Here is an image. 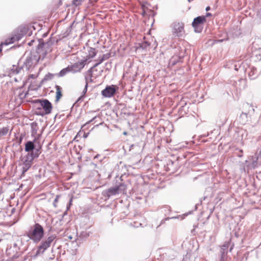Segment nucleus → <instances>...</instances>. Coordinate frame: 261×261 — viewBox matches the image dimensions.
I'll list each match as a JSON object with an SVG mask.
<instances>
[{"label": "nucleus", "mask_w": 261, "mask_h": 261, "mask_svg": "<svg viewBox=\"0 0 261 261\" xmlns=\"http://www.w3.org/2000/svg\"><path fill=\"white\" fill-rule=\"evenodd\" d=\"M44 234V229L39 223L35 224L27 232V236L35 243L39 242L43 238Z\"/></svg>", "instance_id": "f257e3e1"}, {"label": "nucleus", "mask_w": 261, "mask_h": 261, "mask_svg": "<svg viewBox=\"0 0 261 261\" xmlns=\"http://www.w3.org/2000/svg\"><path fill=\"white\" fill-rule=\"evenodd\" d=\"M108 58V57H107L106 55H103L102 57H99L98 60H97L98 62L88 70V72L90 73V75L91 78L96 79L101 75L102 70H100L98 71L97 69H96V67L101 63Z\"/></svg>", "instance_id": "f03ea898"}, {"label": "nucleus", "mask_w": 261, "mask_h": 261, "mask_svg": "<svg viewBox=\"0 0 261 261\" xmlns=\"http://www.w3.org/2000/svg\"><path fill=\"white\" fill-rule=\"evenodd\" d=\"M206 22V18L204 16H200L195 18L193 22L192 26L194 31L197 33H200L203 28V25Z\"/></svg>", "instance_id": "7ed1b4c3"}, {"label": "nucleus", "mask_w": 261, "mask_h": 261, "mask_svg": "<svg viewBox=\"0 0 261 261\" xmlns=\"http://www.w3.org/2000/svg\"><path fill=\"white\" fill-rule=\"evenodd\" d=\"M56 235H51L49 236L45 241L42 242L41 245L38 247L37 251V254L40 253H43L45 250L49 248L53 242V241L56 239Z\"/></svg>", "instance_id": "20e7f679"}, {"label": "nucleus", "mask_w": 261, "mask_h": 261, "mask_svg": "<svg viewBox=\"0 0 261 261\" xmlns=\"http://www.w3.org/2000/svg\"><path fill=\"white\" fill-rule=\"evenodd\" d=\"M37 102H39L43 109L44 114L47 115L51 113L53 106L51 103L47 99H39L37 100Z\"/></svg>", "instance_id": "39448f33"}, {"label": "nucleus", "mask_w": 261, "mask_h": 261, "mask_svg": "<svg viewBox=\"0 0 261 261\" xmlns=\"http://www.w3.org/2000/svg\"><path fill=\"white\" fill-rule=\"evenodd\" d=\"M173 34L177 37H181L184 31V23L180 22H175L173 24Z\"/></svg>", "instance_id": "423d86ee"}, {"label": "nucleus", "mask_w": 261, "mask_h": 261, "mask_svg": "<svg viewBox=\"0 0 261 261\" xmlns=\"http://www.w3.org/2000/svg\"><path fill=\"white\" fill-rule=\"evenodd\" d=\"M33 159L30 155H27L25 159L22 161V173L26 172L32 166L33 164Z\"/></svg>", "instance_id": "0eeeda50"}, {"label": "nucleus", "mask_w": 261, "mask_h": 261, "mask_svg": "<svg viewBox=\"0 0 261 261\" xmlns=\"http://www.w3.org/2000/svg\"><path fill=\"white\" fill-rule=\"evenodd\" d=\"M86 60H82L70 66L71 71L74 72L80 71L86 64Z\"/></svg>", "instance_id": "6e6552de"}, {"label": "nucleus", "mask_w": 261, "mask_h": 261, "mask_svg": "<svg viewBox=\"0 0 261 261\" xmlns=\"http://www.w3.org/2000/svg\"><path fill=\"white\" fill-rule=\"evenodd\" d=\"M37 53L39 55L38 59H36V62H38L40 60H43L47 54V51L45 50L43 46H39L37 50Z\"/></svg>", "instance_id": "1a4fd4ad"}, {"label": "nucleus", "mask_w": 261, "mask_h": 261, "mask_svg": "<svg viewBox=\"0 0 261 261\" xmlns=\"http://www.w3.org/2000/svg\"><path fill=\"white\" fill-rule=\"evenodd\" d=\"M96 55L95 49L92 47L88 48V53L84 60H86V62H90V60L94 58Z\"/></svg>", "instance_id": "9d476101"}, {"label": "nucleus", "mask_w": 261, "mask_h": 261, "mask_svg": "<svg viewBox=\"0 0 261 261\" xmlns=\"http://www.w3.org/2000/svg\"><path fill=\"white\" fill-rule=\"evenodd\" d=\"M115 93V89L112 87H107L105 90L102 91V94L105 96L110 97L112 96Z\"/></svg>", "instance_id": "9b49d317"}, {"label": "nucleus", "mask_w": 261, "mask_h": 261, "mask_svg": "<svg viewBox=\"0 0 261 261\" xmlns=\"http://www.w3.org/2000/svg\"><path fill=\"white\" fill-rule=\"evenodd\" d=\"M119 190V187L117 186L114 188H111L109 189L107 191V193L108 196V197H110L112 195H114L118 193V191Z\"/></svg>", "instance_id": "f8f14e48"}, {"label": "nucleus", "mask_w": 261, "mask_h": 261, "mask_svg": "<svg viewBox=\"0 0 261 261\" xmlns=\"http://www.w3.org/2000/svg\"><path fill=\"white\" fill-rule=\"evenodd\" d=\"M55 88L56 90V101L58 102L62 96V88L58 85H56Z\"/></svg>", "instance_id": "ddd939ff"}, {"label": "nucleus", "mask_w": 261, "mask_h": 261, "mask_svg": "<svg viewBox=\"0 0 261 261\" xmlns=\"http://www.w3.org/2000/svg\"><path fill=\"white\" fill-rule=\"evenodd\" d=\"M34 148V144L31 141L28 142L25 145V150L27 152L32 151Z\"/></svg>", "instance_id": "4468645a"}, {"label": "nucleus", "mask_w": 261, "mask_h": 261, "mask_svg": "<svg viewBox=\"0 0 261 261\" xmlns=\"http://www.w3.org/2000/svg\"><path fill=\"white\" fill-rule=\"evenodd\" d=\"M72 71L71 68H70V66H68L67 67L61 70L59 73V76H63L66 74L68 73L69 72Z\"/></svg>", "instance_id": "2eb2a0df"}, {"label": "nucleus", "mask_w": 261, "mask_h": 261, "mask_svg": "<svg viewBox=\"0 0 261 261\" xmlns=\"http://www.w3.org/2000/svg\"><path fill=\"white\" fill-rule=\"evenodd\" d=\"M9 132L8 127H5L0 129V137L6 135Z\"/></svg>", "instance_id": "dca6fc26"}, {"label": "nucleus", "mask_w": 261, "mask_h": 261, "mask_svg": "<svg viewBox=\"0 0 261 261\" xmlns=\"http://www.w3.org/2000/svg\"><path fill=\"white\" fill-rule=\"evenodd\" d=\"M139 48L144 49H147L150 46V43L147 41H145L141 44H139Z\"/></svg>", "instance_id": "f3484780"}, {"label": "nucleus", "mask_w": 261, "mask_h": 261, "mask_svg": "<svg viewBox=\"0 0 261 261\" xmlns=\"http://www.w3.org/2000/svg\"><path fill=\"white\" fill-rule=\"evenodd\" d=\"M230 243L229 242H225L222 246V249L224 250L227 249L229 246Z\"/></svg>", "instance_id": "a211bd4d"}, {"label": "nucleus", "mask_w": 261, "mask_h": 261, "mask_svg": "<svg viewBox=\"0 0 261 261\" xmlns=\"http://www.w3.org/2000/svg\"><path fill=\"white\" fill-rule=\"evenodd\" d=\"M59 198V195H57L55 199L54 200V206L55 207L56 206V204L58 202Z\"/></svg>", "instance_id": "6ab92c4d"}, {"label": "nucleus", "mask_w": 261, "mask_h": 261, "mask_svg": "<svg viewBox=\"0 0 261 261\" xmlns=\"http://www.w3.org/2000/svg\"><path fill=\"white\" fill-rule=\"evenodd\" d=\"M211 16V14L210 13H207L206 14V16H205L206 17V16Z\"/></svg>", "instance_id": "aec40b11"}, {"label": "nucleus", "mask_w": 261, "mask_h": 261, "mask_svg": "<svg viewBox=\"0 0 261 261\" xmlns=\"http://www.w3.org/2000/svg\"><path fill=\"white\" fill-rule=\"evenodd\" d=\"M210 10V7L208 6L206 8V11H207Z\"/></svg>", "instance_id": "412c9836"}, {"label": "nucleus", "mask_w": 261, "mask_h": 261, "mask_svg": "<svg viewBox=\"0 0 261 261\" xmlns=\"http://www.w3.org/2000/svg\"><path fill=\"white\" fill-rule=\"evenodd\" d=\"M258 14H259L260 17L261 18V8H260V11L258 12Z\"/></svg>", "instance_id": "4be33fe9"}, {"label": "nucleus", "mask_w": 261, "mask_h": 261, "mask_svg": "<svg viewBox=\"0 0 261 261\" xmlns=\"http://www.w3.org/2000/svg\"><path fill=\"white\" fill-rule=\"evenodd\" d=\"M123 134H124V135H127V133H126V132H124V133H123Z\"/></svg>", "instance_id": "5701e85b"}, {"label": "nucleus", "mask_w": 261, "mask_h": 261, "mask_svg": "<svg viewBox=\"0 0 261 261\" xmlns=\"http://www.w3.org/2000/svg\"><path fill=\"white\" fill-rule=\"evenodd\" d=\"M72 199H70V204H71Z\"/></svg>", "instance_id": "b1692460"}, {"label": "nucleus", "mask_w": 261, "mask_h": 261, "mask_svg": "<svg viewBox=\"0 0 261 261\" xmlns=\"http://www.w3.org/2000/svg\"><path fill=\"white\" fill-rule=\"evenodd\" d=\"M242 114H244V113H243ZM244 115L246 116V117H247V114L244 113Z\"/></svg>", "instance_id": "393cba45"}, {"label": "nucleus", "mask_w": 261, "mask_h": 261, "mask_svg": "<svg viewBox=\"0 0 261 261\" xmlns=\"http://www.w3.org/2000/svg\"><path fill=\"white\" fill-rule=\"evenodd\" d=\"M84 137H87V135H85V136L84 135Z\"/></svg>", "instance_id": "a878e982"}]
</instances>
